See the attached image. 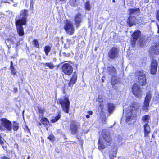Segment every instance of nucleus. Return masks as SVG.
Returning <instances> with one entry per match:
<instances>
[{
	"mask_svg": "<svg viewBox=\"0 0 159 159\" xmlns=\"http://www.w3.org/2000/svg\"><path fill=\"white\" fill-rule=\"evenodd\" d=\"M61 70L65 75L69 76L72 73L73 68L69 63H65L62 66Z\"/></svg>",
	"mask_w": 159,
	"mask_h": 159,
	"instance_id": "obj_9",
	"label": "nucleus"
},
{
	"mask_svg": "<svg viewBox=\"0 0 159 159\" xmlns=\"http://www.w3.org/2000/svg\"><path fill=\"white\" fill-rule=\"evenodd\" d=\"M157 3L159 5V0H157Z\"/></svg>",
	"mask_w": 159,
	"mask_h": 159,
	"instance_id": "obj_54",
	"label": "nucleus"
},
{
	"mask_svg": "<svg viewBox=\"0 0 159 159\" xmlns=\"http://www.w3.org/2000/svg\"><path fill=\"white\" fill-rule=\"evenodd\" d=\"M128 11H129V14L131 15L134 13L136 12H139L140 9L139 8H131L128 9Z\"/></svg>",
	"mask_w": 159,
	"mask_h": 159,
	"instance_id": "obj_33",
	"label": "nucleus"
},
{
	"mask_svg": "<svg viewBox=\"0 0 159 159\" xmlns=\"http://www.w3.org/2000/svg\"><path fill=\"white\" fill-rule=\"evenodd\" d=\"M135 76L137 77L138 82L142 86H145L147 84L145 74L143 70H137L135 73Z\"/></svg>",
	"mask_w": 159,
	"mask_h": 159,
	"instance_id": "obj_4",
	"label": "nucleus"
},
{
	"mask_svg": "<svg viewBox=\"0 0 159 159\" xmlns=\"http://www.w3.org/2000/svg\"><path fill=\"white\" fill-rule=\"evenodd\" d=\"M97 47H95V51H96L97 50Z\"/></svg>",
	"mask_w": 159,
	"mask_h": 159,
	"instance_id": "obj_55",
	"label": "nucleus"
},
{
	"mask_svg": "<svg viewBox=\"0 0 159 159\" xmlns=\"http://www.w3.org/2000/svg\"><path fill=\"white\" fill-rule=\"evenodd\" d=\"M141 32L139 30H136L132 34L130 40L131 45L133 47H135L136 42L141 37Z\"/></svg>",
	"mask_w": 159,
	"mask_h": 159,
	"instance_id": "obj_5",
	"label": "nucleus"
},
{
	"mask_svg": "<svg viewBox=\"0 0 159 159\" xmlns=\"http://www.w3.org/2000/svg\"><path fill=\"white\" fill-rule=\"evenodd\" d=\"M51 49L49 45H46L44 47V51L46 56L48 55V53L51 50Z\"/></svg>",
	"mask_w": 159,
	"mask_h": 159,
	"instance_id": "obj_35",
	"label": "nucleus"
},
{
	"mask_svg": "<svg viewBox=\"0 0 159 159\" xmlns=\"http://www.w3.org/2000/svg\"><path fill=\"white\" fill-rule=\"evenodd\" d=\"M59 2H66V0H58Z\"/></svg>",
	"mask_w": 159,
	"mask_h": 159,
	"instance_id": "obj_51",
	"label": "nucleus"
},
{
	"mask_svg": "<svg viewBox=\"0 0 159 159\" xmlns=\"http://www.w3.org/2000/svg\"><path fill=\"white\" fill-rule=\"evenodd\" d=\"M42 123L40 122H39L37 123V125L38 126H41Z\"/></svg>",
	"mask_w": 159,
	"mask_h": 159,
	"instance_id": "obj_50",
	"label": "nucleus"
},
{
	"mask_svg": "<svg viewBox=\"0 0 159 159\" xmlns=\"http://www.w3.org/2000/svg\"><path fill=\"white\" fill-rule=\"evenodd\" d=\"M84 7L85 10L89 11L91 10L92 6L89 1L87 0L86 1L84 4Z\"/></svg>",
	"mask_w": 159,
	"mask_h": 159,
	"instance_id": "obj_28",
	"label": "nucleus"
},
{
	"mask_svg": "<svg viewBox=\"0 0 159 159\" xmlns=\"http://www.w3.org/2000/svg\"><path fill=\"white\" fill-rule=\"evenodd\" d=\"M107 72L109 75L115 74L116 70L115 67L112 66H108L107 67Z\"/></svg>",
	"mask_w": 159,
	"mask_h": 159,
	"instance_id": "obj_20",
	"label": "nucleus"
},
{
	"mask_svg": "<svg viewBox=\"0 0 159 159\" xmlns=\"http://www.w3.org/2000/svg\"><path fill=\"white\" fill-rule=\"evenodd\" d=\"M98 149L100 150H103L106 148L105 146L103 143L101 137H100L98 139Z\"/></svg>",
	"mask_w": 159,
	"mask_h": 159,
	"instance_id": "obj_21",
	"label": "nucleus"
},
{
	"mask_svg": "<svg viewBox=\"0 0 159 159\" xmlns=\"http://www.w3.org/2000/svg\"><path fill=\"white\" fill-rule=\"evenodd\" d=\"M24 130L25 132L27 133H30V131L27 125H25L24 127Z\"/></svg>",
	"mask_w": 159,
	"mask_h": 159,
	"instance_id": "obj_40",
	"label": "nucleus"
},
{
	"mask_svg": "<svg viewBox=\"0 0 159 159\" xmlns=\"http://www.w3.org/2000/svg\"><path fill=\"white\" fill-rule=\"evenodd\" d=\"M13 91L14 93H17L18 91V88L17 87H14L13 88Z\"/></svg>",
	"mask_w": 159,
	"mask_h": 159,
	"instance_id": "obj_42",
	"label": "nucleus"
},
{
	"mask_svg": "<svg viewBox=\"0 0 159 159\" xmlns=\"http://www.w3.org/2000/svg\"><path fill=\"white\" fill-rule=\"evenodd\" d=\"M101 80H102V82H104V79H102H102H101Z\"/></svg>",
	"mask_w": 159,
	"mask_h": 159,
	"instance_id": "obj_53",
	"label": "nucleus"
},
{
	"mask_svg": "<svg viewBox=\"0 0 159 159\" xmlns=\"http://www.w3.org/2000/svg\"><path fill=\"white\" fill-rule=\"evenodd\" d=\"M6 41H7L8 42H11V40L10 39H7L6 43Z\"/></svg>",
	"mask_w": 159,
	"mask_h": 159,
	"instance_id": "obj_48",
	"label": "nucleus"
},
{
	"mask_svg": "<svg viewBox=\"0 0 159 159\" xmlns=\"http://www.w3.org/2000/svg\"><path fill=\"white\" fill-rule=\"evenodd\" d=\"M47 138L52 142H53L55 140V137L52 134L49 135L47 137Z\"/></svg>",
	"mask_w": 159,
	"mask_h": 159,
	"instance_id": "obj_39",
	"label": "nucleus"
},
{
	"mask_svg": "<svg viewBox=\"0 0 159 159\" xmlns=\"http://www.w3.org/2000/svg\"><path fill=\"white\" fill-rule=\"evenodd\" d=\"M152 92L151 90L147 92L144 101L150 102L152 98Z\"/></svg>",
	"mask_w": 159,
	"mask_h": 159,
	"instance_id": "obj_19",
	"label": "nucleus"
},
{
	"mask_svg": "<svg viewBox=\"0 0 159 159\" xmlns=\"http://www.w3.org/2000/svg\"><path fill=\"white\" fill-rule=\"evenodd\" d=\"M117 152L114 151H110L109 153V156L110 159H114L115 157H116Z\"/></svg>",
	"mask_w": 159,
	"mask_h": 159,
	"instance_id": "obj_34",
	"label": "nucleus"
},
{
	"mask_svg": "<svg viewBox=\"0 0 159 159\" xmlns=\"http://www.w3.org/2000/svg\"><path fill=\"white\" fill-rule=\"evenodd\" d=\"M10 57L11 58V59H14L16 58V55H14V56H11V57Z\"/></svg>",
	"mask_w": 159,
	"mask_h": 159,
	"instance_id": "obj_45",
	"label": "nucleus"
},
{
	"mask_svg": "<svg viewBox=\"0 0 159 159\" xmlns=\"http://www.w3.org/2000/svg\"><path fill=\"white\" fill-rule=\"evenodd\" d=\"M150 53L157 55L159 54V43H156L151 45L149 50Z\"/></svg>",
	"mask_w": 159,
	"mask_h": 159,
	"instance_id": "obj_12",
	"label": "nucleus"
},
{
	"mask_svg": "<svg viewBox=\"0 0 159 159\" xmlns=\"http://www.w3.org/2000/svg\"><path fill=\"white\" fill-rule=\"evenodd\" d=\"M139 106L138 103L135 102H132L129 106L130 112L133 113L134 111H137L139 109Z\"/></svg>",
	"mask_w": 159,
	"mask_h": 159,
	"instance_id": "obj_18",
	"label": "nucleus"
},
{
	"mask_svg": "<svg viewBox=\"0 0 159 159\" xmlns=\"http://www.w3.org/2000/svg\"><path fill=\"white\" fill-rule=\"evenodd\" d=\"M2 159H10L9 158L6 156H3L2 157Z\"/></svg>",
	"mask_w": 159,
	"mask_h": 159,
	"instance_id": "obj_49",
	"label": "nucleus"
},
{
	"mask_svg": "<svg viewBox=\"0 0 159 159\" xmlns=\"http://www.w3.org/2000/svg\"><path fill=\"white\" fill-rule=\"evenodd\" d=\"M87 113H88L89 115H92L93 114V111H88Z\"/></svg>",
	"mask_w": 159,
	"mask_h": 159,
	"instance_id": "obj_43",
	"label": "nucleus"
},
{
	"mask_svg": "<svg viewBox=\"0 0 159 159\" xmlns=\"http://www.w3.org/2000/svg\"><path fill=\"white\" fill-rule=\"evenodd\" d=\"M74 20L75 27L78 28L81 26L82 21L81 14L80 13L76 14L74 17Z\"/></svg>",
	"mask_w": 159,
	"mask_h": 159,
	"instance_id": "obj_14",
	"label": "nucleus"
},
{
	"mask_svg": "<svg viewBox=\"0 0 159 159\" xmlns=\"http://www.w3.org/2000/svg\"><path fill=\"white\" fill-rule=\"evenodd\" d=\"M115 108V106L111 103H109L107 104V110L108 112L110 114L111 113Z\"/></svg>",
	"mask_w": 159,
	"mask_h": 159,
	"instance_id": "obj_27",
	"label": "nucleus"
},
{
	"mask_svg": "<svg viewBox=\"0 0 159 159\" xmlns=\"http://www.w3.org/2000/svg\"><path fill=\"white\" fill-rule=\"evenodd\" d=\"M86 117L87 118H89L90 117V116L89 115H86Z\"/></svg>",
	"mask_w": 159,
	"mask_h": 159,
	"instance_id": "obj_52",
	"label": "nucleus"
},
{
	"mask_svg": "<svg viewBox=\"0 0 159 159\" xmlns=\"http://www.w3.org/2000/svg\"><path fill=\"white\" fill-rule=\"evenodd\" d=\"M132 32V31H131L130 32V33H131Z\"/></svg>",
	"mask_w": 159,
	"mask_h": 159,
	"instance_id": "obj_59",
	"label": "nucleus"
},
{
	"mask_svg": "<svg viewBox=\"0 0 159 159\" xmlns=\"http://www.w3.org/2000/svg\"><path fill=\"white\" fill-rule=\"evenodd\" d=\"M34 1L33 0H30V5H33L34 4Z\"/></svg>",
	"mask_w": 159,
	"mask_h": 159,
	"instance_id": "obj_46",
	"label": "nucleus"
},
{
	"mask_svg": "<svg viewBox=\"0 0 159 159\" xmlns=\"http://www.w3.org/2000/svg\"><path fill=\"white\" fill-rule=\"evenodd\" d=\"M102 138L107 145H110L112 143V139L109 133H104L102 135Z\"/></svg>",
	"mask_w": 159,
	"mask_h": 159,
	"instance_id": "obj_13",
	"label": "nucleus"
},
{
	"mask_svg": "<svg viewBox=\"0 0 159 159\" xmlns=\"http://www.w3.org/2000/svg\"><path fill=\"white\" fill-rule=\"evenodd\" d=\"M44 65L50 69H53L54 67L57 66L56 70H57L59 67V65H54L52 63H46L44 64Z\"/></svg>",
	"mask_w": 159,
	"mask_h": 159,
	"instance_id": "obj_32",
	"label": "nucleus"
},
{
	"mask_svg": "<svg viewBox=\"0 0 159 159\" xmlns=\"http://www.w3.org/2000/svg\"><path fill=\"white\" fill-rule=\"evenodd\" d=\"M9 69L11 71V73L12 75H16L17 72L16 69L14 66L13 63L12 61H11L10 62Z\"/></svg>",
	"mask_w": 159,
	"mask_h": 159,
	"instance_id": "obj_22",
	"label": "nucleus"
},
{
	"mask_svg": "<svg viewBox=\"0 0 159 159\" xmlns=\"http://www.w3.org/2000/svg\"><path fill=\"white\" fill-rule=\"evenodd\" d=\"M61 116V115L60 112H58L57 115L54 118L52 119L51 120V122L52 123L56 122L60 119Z\"/></svg>",
	"mask_w": 159,
	"mask_h": 159,
	"instance_id": "obj_31",
	"label": "nucleus"
},
{
	"mask_svg": "<svg viewBox=\"0 0 159 159\" xmlns=\"http://www.w3.org/2000/svg\"><path fill=\"white\" fill-rule=\"evenodd\" d=\"M40 122L45 126H48L49 124V121L46 117H42L40 120Z\"/></svg>",
	"mask_w": 159,
	"mask_h": 159,
	"instance_id": "obj_24",
	"label": "nucleus"
},
{
	"mask_svg": "<svg viewBox=\"0 0 159 159\" xmlns=\"http://www.w3.org/2000/svg\"><path fill=\"white\" fill-rule=\"evenodd\" d=\"M143 132L144 133V137H149V134L151 132V128L150 125L147 123L145 124L143 126Z\"/></svg>",
	"mask_w": 159,
	"mask_h": 159,
	"instance_id": "obj_17",
	"label": "nucleus"
},
{
	"mask_svg": "<svg viewBox=\"0 0 159 159\" xmlns=\"http://www.w3.org/2000/svg\"><path fill=\"white\" fill-rule=\"evenodd\" d=\"M33 43L35 48H39V44L37 39H34L33 40Z\"/></svg>",
	"mask_w": 159,
	"mask_h": 159,
	"instance_id": "obj_36",
	"label": "nucleus"
},
{
	"mask_svg": "<svg viewBox=\"0 0 159 159\" xmlns=\"http://www.w3.org/2000/svg\"><path fill=\"white\" fill-rule=\"evenodd\" d=\"M11 129V122L6 118H1L0 120V130L10 131Z\"/></svg>",
	"mask_w": 159,
	"mask_h": 159,
	"instance_id": "obj_3",
	"label": "nucleus"
},
{
	"mask_svg": "<svg viewBox=\"0 0 159 159\" xmlns=\"http://www.w3.org/2000/svg\"><path fill=\"white\" fill-rule=\"evenodd\" d=\"M158 63L157 61L154 59H152L150 65V72L152 75H155L157 73Z\"/></svg>",
	"mask_w": 159,
	"mask_h": 159,
	"instance_id": "obj_10",
	"label": "nucleus"
},
{
	"mask_svg": "<svg viewBox=\"0 0 159 159\" xmlns=\"http://www.w3.org/2000/svg\"><path fill=\"white\" fill-rule=\"evenodd\" d=\"M28 10L26 9L22 10L19 15V18L16 20L15 21V26L17 33L20 37L23 36L25 35L23 25L26 24L27 16L28 15Z\"/></svg>",
	"mask_w": 159,
	"mask_h": 159,
	"instance_id": "obj_1",
	"label": "nucleus"
},
{
	"mask_svg": "<svg viewBox=\"0 0 159 159\" xmlns=\"http://www.w3.org/2000/svg\"><path fill=\"white\" fill-rule=\"evenodd\" d=\"M76 0H70L69 2L70 5L72 7H75L77 6L78 4Z\"/></svg>",
	"mask_w": 159,
	"mask_h": 159,
	"instance_id": "obj_37",
	"label": "nucleus"
},
{
	"mask_svg": "<svg viewBox=\"0 0 159 159\" xmlns=\"http://www.w3.org/2000/svg\"><path fill=\"white\" fill-rule=\"evenodd\" d=\"M30 8L32 11H33V5H30Z\"/></svg>",
	"mask_w": 159,
	"mask_h": 159,
	"instance_id": "obj_47",
	"label": "nucleus"
},
{
	"mask_svg": "<svg viewBox=\"0 0 159 159\" xmlns=\"http://www.w3.org/2000/svg\"><path fill=\"white\" fill-rule=\"evenodd\" d=\"M19 127V123L16 121H13L12 125V129L14 131H16L18 130Z\"/></svg>",
	"mask_w": 159,
	"mask_h": 159,
	"instance_id": "obj_29",
	"label": "nucleus"
},
{
	"mask_svg": "<svg viewBox=\"0 0 159 159\" xmlns=\"http://www.w3.org/2000/svg\"><path fill=\"white\" fill-rule=\"evenodd\" d=\"M147 39H145L144 38H140L139 41V44L140 47H143L146 43Z\"/></svg>",
	"mask_w": 159,
	"mask_h": 159,
	"instance_id": "obj_30",
	"label": "nucleus"
},
{
	"mask_svg": "<svg viewBox=\"0 0 159 159\" xmlns=\"http://www.w3.org/2000/svg\"><path fill=\"white\" fill-rule=\"evenodd\" d=\"M150 102L144 101L142 107V109L144 111L147 112L149 110V105Z\"/></svg>",
	"mask_w": 159,
	"mask_h": 159,
	"instance_id": "obj_26",
	"label": "nucleus"
},
{
	"mask_svg": "<svg viewBox=\"0 0 159 159\" xmlns=\"http://www.w3.org/2000/svg\"><path fill=\"white\" fill-rule=\"evenodd\" d=\"M150 119V116L149 115H145L142 116L141 120L145 124L147 123L148 124L149 123Z\"/></svg>",
	"mask_w": 159,
	"mask_h": 159,
	"instance_id": "obj_23",
	"label": "nucleus"
},
{
	"mask_svg": "<svg viewBox=\"0 0 159 159\" xmlns=\"http://www.w3.org/2000/svg\"><path fill=\"white\" fill-rule=\"evenodd\" d=\"M77 74L76 72L73 73L71 77L69 80V81L68 83V86L70 87L71 89H72L73 85L75 84L77 80Z\"/></svg>",
	"mask_w": 159,
	"mask_h": 159,
	"instance_id": "obj_15",
	"label": "nucleus"
},
{
	"mask_svg": "<svg viewBox=\"0 0 159 159\" xmlns=\"http://www.w3.org/2000/svg\"><path fill=\"white\" fill-rule=\"evenodd\" d=\"M156 18L157 20L159 22V10H157L156 11Z\"/></svg>",
	"mask_w": 159,
	"mask_h": 159,
	"instance_id": "obj_41",
	"label": "nucleus"
},
{
	"mask_svg": "<svg viewBox=\"0 0 159 159\" xmlns=\"http://www.w3.org/2000/svg\"><path fill=\"white\" fill-rule=\"evenodd\" d=\"M30 158V156H29L28 157V159H29Z\"/></svg>",
	"mask_w": 159,
	"mask_h": 159,
	"instance_id": "obj_58",
	"label": "nucleus"
},
{
	"mask_svg": "<svg viewBox=\"0 0 159 159\" xmlns=\"http://www.w3.org/2000/svg\"><path fill=\"white\" fill-rule=\"evenodd\" d=\"M63 28L66 34L69 35H73L75 33V29L72 23L67 20Z\"/></svg>",
	"mask_w": 159,
	"mask_h": 159,
	"instance_id": "obj_8",
	"label": "nucleus"
},
{
	"mask_svg": "<svg viewBox=\"0 0 159 159\" xmlns=\"http://www.w3.org/2000/svg\"><path fill=\"white\" fill-rule=\"evenodd\" d=\"M152 138H154V136L153 135H152Z\"/></svg>",
	"mask_w": 159,
	"mask_h": 159,
	"instance_id": "obj_57",
	"label": "nucleus"
},
{
	"mask_svg": "<svg viewBox=\"0 0 159 159\" xmlns=\"http://www.w3.org/2000/svg\"><path fill=\"white\" fill-rule=\"evenodd\" d=\"M57 103H59L61 106L62 110L65 113L68 114L69 111L70 102L68 97L66 96L63 98H59Z\"/></svg>",
	"mask_w": 159,
	"mask_h": 159,
	"instance_id": "obj_2",
	"label": "nucleus"
},
{
	"mask_svg": "<svg viewBox=\"0 0 159 159\" xmlns=\"http://www.w3.org/2000/svg\"><path fill=\"white\" fill-rule=\"evenodd\" d=\"M126 22L129 27L136 25L135 17L134 16H130L128 18Z\"/></svg>",
	"mask_w": 159,
	"mask_h": 159,
	"instance_id": "obj_16",
	"label": "nucleus"
},
{
	"mask_svg": "<svg viewBox=\"0 0 159 159\" xmlns=\"http://www.w3.org/2000/svg\"><path fill=\"white\" fill-rule=\"evenodd\" d=\"M119 49L116 47H112L109 50L107 57L109 59L114 60L119 57Z\"/></svg>",
	"mask_w": 159,
	"mask_h": 159,
	"instance_id": "obj_6",
	"label": "nucleus"
},
{
	"mask_svg": "<svg viewBox=\"0 0 159 159\" xmlns=\"http://www.w3.org/2000/svg\"><path fill=\"white\" fill-rule=\"evenodd\" d=\"M38 111L39 116V117L40 116H43L45 111V109H42L40 107H38Z\"/></svg>",
	"mask_w": 159,
	"mask_h": 159,
	"instance_id": "obj_38",
	"label": "nucleus"
},
{
	"mask_svg": "<svg viewBox=\"0 0 159 159\" xmlns=\"http://www.w3.org/2000/svg\"><path fill=\"white\" fill-rule=\"evenodd\" d=\"M112 2H113L114 3V2H115V0H112Z\"/></svg>",
	"mask_w": 159,
	"mask_h": 159,
	"instance_id": "obj_56",
	"label": "nucleus"
},
{
	"mask_svg": "<svg viewBox=\"0 0 159 159\" xmlns=\"http://www.w3.org/2000/svg\"><path fill=\"white\" fill-rule=\"evenodd\" d=\"M131 89L133 94L136 98H140L142 97L143 93L142 89L136 83L133 84Z\"/></svg>",
	"mask_w": 159,
	"mask_h": 159,
	"instance_id": "obj_7",
	"label": "nucleus"
},
{
	"mask_svg": "<svg viewBox=\"0 0 159 159\" xmlns=\"http://www.w3.org/2000/svg\"><path fill=\"white\" fill-rule=\"evenodd\" d=\"M79 127V126H78L76 124V121L72 120L71 121V123L70 126L69 131L72 135H75L78 132V129Z\"/></svg>",
	"mask_w": 159,
	"mask_h": 159,
	"instance_id": "obj_11",
	"label": "nucleus"
},
{
	"mask_svg": "<svg viewBox=\"0 0 159 159\" xmlns=\"http://www.w3.org/2000/svg\"><path fill=\"white\" fill-rule=\"evenodd\" d=\"M137 116L136 114H134L133 113H131L130 115L127 116L126 119L125 120L127 122L131 120H135L137 118Z\"/></svg>",
	"mask_w": 159,
	"mask_h": 159,
	"instance_id": "obj_25",
	"label": "nucleus"
},
{
	"mask_svg": "<svg viewBox=\"0 0 159 159\" xmlns=\"http://www.w3.org/2000/svg\"><path fill=\"white\" fill-rule=\"evenodd\" d=\"M157 28L158 29L157 31V33L158 34H159V25L158 24H156Z\"/></svg>",
	"mask_w": 159,
	"mask_h": 159,
	"instance_id": "obj_44",
	"label": "nucleus"
}]
</instances>
